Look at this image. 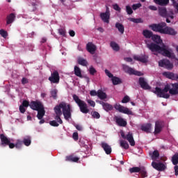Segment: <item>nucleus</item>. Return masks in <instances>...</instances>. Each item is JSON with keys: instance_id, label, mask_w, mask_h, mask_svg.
I'll return each instance as SVG.
<instances>
[{"instance_id": "a211bd4d", "label": "nucleus", "mask_w": 178, "mask_h": 178, "mask_svg": "<svg viewBox=\"0 0 178 178\" xmlns=\"http://www.w3.org/2000/svg\"><path fill=\"white\" fill-rule=\"evenodd\" d=\"M66 162L77 163L80 161V158L77 157L74 154H72L65 157Z\"/></svg>"}, {"instance_id": "49530a36", "label": "nucleus", "mask_w": 178, "mask_h": 178, "mask_svg": "<svg viewBox=\"0 0 178 178\" xmlns=\"http://www.w3.org/2000/svg\"><path fill=\"white\" fill-rule=\"evenodd\" d=\"M140 167H133L129 168L130 173H140Z\"/></svg>"}, {"instance_id": "13d9d810", "label": "nucleus", "mask_w": 178, "mask_h": 178, "mask_svg": "<svg viewBox=\"0 0 178 178\" xmlns=\"http://www.w3.org/2000/svg\"><path fill=\"white\" fill-rule=\"evenodd\" d=\"M129 101H130V97H129V96H125L122 100V104H127V102H129Z\"/></svg>"}, {"instance_id": "423d86ee", "label": "nucleus", "mask_w": 178, "mask_h": 178, "mask_svg": "<svg viewBox=\"0 0 178 178\" xmlns=\"http://www.w3.org/2000/svg\"><path fill=\"white\" fill-rule=\"evenodd\" d=\"M168 48H169V47L162 43L159 54H161L163 56H166L167 58H175V54L172 53V49H168Z\"/></svg>"}, {"instance_id": "37998d69", "label": "nucleus", "mask_w": 178, "mask_h": 178, "mask_svg": "<svg viewBox=\"0 0 178 178\" xmlns=\"http://www.w3.org/2000/svg\"><path fill=\"white\" fill-rule=\"evenodd\" d=\"M172 164L176 165L178 164V153H175L172 157Z\"/></svg>"}, {"instance_id": "69168bd1", "label": "nucleus", "mask_w": 178, "mask_h": 178, "mask_svg": "<svg viewBox=\"0 0 178 178\" xmlns=\"http://www.w3.org/2000/svg\"><path fill=\"white\" fill-rule=\"evenodd\" d=\"M72 138L75 141H77V140H79V133L74 132L72 135Z\"/></svg>"}, {"instance_id": "4d7b16f0", "label": "nucleus", "mask_w": 178, "mask_h": 178, "mask_svg": "<svg viewBox=\"0 0 178 178\" xmlns=\"http://www.w3.org/2000/svg\"><path fill=\"white\" fill-rule=\"evenodd\" d=\"M139 8H141V3H136V4H133L132 6V9L133 10H137Z\"/></svg>"}, {"instance_id": "7c9ffc66", "label": "nucleus", "mask_w": 178, "mask_h": 178, "mask_svg": "<svg viewBox=\"0 0 178 178\" xmlns=\"http://www.w3.org/2000/svg\"><path fill=\"white\" fill-rule=\"evenodd\" d=\"M152 40L154 41V42H156V44L159 45L162 44V39H161V36L158 35H153Z\"/></svg>"}, {"instance_id": "f8f14e48", "label": "nucleus", "mask_w": 178, "mask_h": 178, "mask_svg": "<svg viewBox=\"0 0 178 178\" xmlns=\"http://www.w3.org/2000/svg\"><path fill=\"white\" fill-rule=\"evenodd\" d=\"M100 17L104 23H107V24H108L109 19H111V12L109 11V8L106 7V12L100 13Z\"/></svg>"}, {"instance_id": "c85d7f7f", "label": "nucleus", "mask_w": 178, "mask_h": 178, "mask_svg": "<svg viewBox=\"0 0 178 178\" xmlns=\"http://www.w3.org/2000/svg\"><path fill=\"white\" fill-rule=\"evenodd\" d=\"M143 35L145 36V38H152V36L154 35V33H152V31L148 30V29H145L143 30Z\"/></svg>"}, {"instance_id": "58836bf2", "label": "nucleus", "mask_w": 178, "mask_h": 178, "mask_svg": "<svg viewBox=\"0 0 178 178\" xmlns=\"http://www.w3.org/2000/svg\"><path fill=\"white\" fill-rule=\"evenodd\" d=\"M111 81L114 86H118V84H121V83H122V80L119 77H117V76H113L111 79Z\"/></svg>"}, {"instance_id": "20e7f679", "label": "nucleus", "mask_w": 178, "mask_h": 178, "mask_svg": "<svg viewBox=\"0 0 178 178\" xmlns=\"http://www.w3.org/2000/svg\"><path fill=\"white\" fill-rule=\"evenodd\" d=\"M165 27H166V23L161 22L159 24H152L149 25V28L156 33H161V34H163L165 32Z\"/></svg>"}, {"instance_id": "393cba45", "label": "nucleus", "mask_w": 178, "mask_h": 178, "mask_svg": "<svg viewBox=\"0 0 178 178\" xmlns=\"http://www.w3.org/2000/svg\"><path fill=\"white\" fill-rule=\"evenodd\" d=\"M16 19V15L13 13L8 15L6 17V24H12Z\"/></svg>"}, {"instance_id": "6ab92c4d", "label": "nucleus", "mask_w": 178, "mask_h": 178, "mask_svg": "<svg viewBox=\"0 0 178 178\" xmlns=\"http://www.w3.org/2000/svg\"><path fill=\"white\" fill-rule=\"evenodd\" d=\"M115 123L120 127H126L127 126V122L124 119L120 117H115Z\"/></svg>"}, {"instance_id": "09e8293b", "label": "nucleus", "mask_w": 178, "mask_h": 178, "mask_svg": "<svg viewBox=\"0 0 178 178\" xmlns=\"http://www.w3.org/2000/svg\"><path fill=\"white\" fill-rule=\"evenodd\" d=\"M62 115H56L54 119L56 121L57 123H59L60 124H63V121L62 120V119L60 118Z\"/></svg>"}, {"instance_id": "cd10ccee", "label": "nucleus", "mask_w": 178, "mask_h": 178, "mask_svg": "<svg viewBox=\"0 0 178 178\" xmlns=\"http://www.w3.org/2000/svg\"><path fill=\"white\" fill-rule=\"evenodd\" d=\"M168 13H169V12H168L166 8L162 7L159 9V15L162 17H167Z\"/></svg>"}, {"instance_id": "e433bc0d", "label": "nucleus", "mask_w": 178, "mask_h": 178, "mask_svg": "<svg viewBox=\"0 0 178 178\" xmlns=\"http://www.w3.org/2000/svg\"><path fill=\"white\" fill-rule=\"evenodd\" d=\"M110 46L112 49H113V51H115L116 52L120 50V47H119V44H118V43H116L115 42H111Z\"/></svg>"}, {"instance_id": "3c124183", "label": "nucleus", "mask_w": 178, "mask_h": 178, "mask_svg": "<svg viewBox=\"0 0 178 178\" xmlns=\"http://www.w3.org/2000/svg\"><path fill=\"white\" fill-rule=\"evenodd\" d=\"M0 35L3 37V38H6L8 37V32L3 29L0 30Z\"/></svg>"}, {"instance_id": "a19ab883", "label": "nucleus", "mask_w": 178, "mask_h": 178, "mask_svg": "<svg viewBox=\"0 0 178 178\" xmlns=\"http://www.w3.org/2000/svg\"><path fill=\"white\" fill-rule=\"evenodd\" d=\"M120 145L124 149H129V143L123 140H120Z\"/></svg>"}, {"instance_id": "5701e85b", "label": "nucleus", "mask_w": 178, "mask_h": 178, "mask_svg": "<svg viewBox=\"0 0 178 178\" xmlns=\"http://www.w3.org/2000/svg\"><path fill=\"white\" fill-rule=\"evenodd\" d=\"M125 140H127V141H129L131 147H134L136 145V141H134L133 134H131V132H129L128 134L126 135Z\"/></svg>"}, {"instance_id": "a878e982", "label": "nucleus", "mask_w": 178, "mask_h": 178, "mask_svg": "<svg viewBox=\"0 0 178 178\" xmlns=\"http://www.w3.org/2000/svg\"><path fill=\"white\" fill-rule=\"evenodd\" d=\"M163 76L166 77L167 79H169L170 80H175L176 74L173 72H163Z\"/></svg>"}, {"instance_id": "f257e3e1", "label": "nucleus", "mask_w": 178, "mask_h": 178, "mask_svg": "<svg viewBox=\"0 0 178 178\" xmlns=\"http://www.w3.org/2000/svg\"><path fill=\"white\" fill-rule=\"evenodd\" d=\"M168 91L169 94L165 93L168 92ZM153 92L156 94V95H157V97L159 98H165V99H169V98H170V95H178V83H172L171 86L170 84H166L163 89L159 87H156L155 90L153 91Z\"/></svg>"}, {"instance_id": "1a4fd4ad", "label": "nucleus", "mask_w": 178, "mask_h": 178, "mask_svg": "<svg viewBox=\"0 0 178 178\" xmlns=\"http://www.w3.org/2000/svg\"><path fill=\"white\" fill-rule=\"evenodd\" d=\"M159 66L160 67H164V69H167V70H172V69H173V63L168 59L160 60L159 61Z\"/></svg>"}, {"instance_id": "9b49d317", "label": "nucleus", "mask_w": 178, "mask_h": 178, "mask_svg": "<svg viewBox=\"0 0 178 178\" xmlns=\"http://www.w3.org/2000/svg\"><path fill=\"white\" fill-rule=\"evenodd\" d=\"M165 127V122L162 120H157L155 122L154 134H159Z\"/></svg>"}, {"instance_id": "4be33fe9", "label": "nucleus", "mask_w": 178, "mask_h": 178, "mask_svg": "<svg viewBox=\"0 0 178 178\" xmlns=\"http://www.w3.org/2000/svg\"><path fill=\"white\" fill-rule=\"evenodd\" d=\"M98 103L102 106L103 109L106 111V112H109V111H112L113 109V106L111 104H109L108 103H105L102 101H99Z\"/></svg>"}, {"instance_id": "c03bdc74", "label": "nucleus", "mask_w": 178, "mask_h": 178, "mask_svg": "<svg viewBox=\"0 0 178 178\" xmlns=\"http://www.w3.org/2000/svg\"><path fill=\"white\" fill-rule=\"evenodd\" d=\"M50 94H51V97L54 99H56V98H58V90L56 89L51 90L50 91Z\"/></svg>"}, {"instance_id": "b1692460", "label": "nucleus", "mask_w": 178, "mask_h": 178, "mask_svg": "<svg viewBox=\"0 0 178 178\" xmlns=\"http://www.w3.org/2000/svg\"><path fill=\"white\" fill-rule=\"evenodd\" d=\"M163 34H169L170 35H176L177 33L175 31V29H173L171 27L169 26H165L164 28V32Z\"/></svg>"}, {"instance_id": "bf43d9fd", "label": "nucleus", "mask_w": 178, "mask_h": 178, "mask_svg": "<svg viewBox=\"0 0 178 178\" xmlns=\"http://www.w3.org/2000/svg\"><path fill=\"white\" fill-rule=\"evenodd\" d=\"M22 145H23V142L20 140H17V143L15 144V147L18 149L22 148Z\"/></svg>"}, {"instance_id": "473e14b6", "label": "nucleus", "mask_w": 178, "mask_h": 178, "mask_svg": "<svg viewBox=\"0 0 178 178\" xmlns=\"http://www.w3.org/2000/svg\"><path fill=\"white\" fill-rule=\"evenodd\" d=\"M139 173L141 175L143 178L148 177V173L147 172V169L144 166H141L140 168Z\"/></svg>"}, {"instance_id": "2f4dec72", "label": "nucleus", "mask_w": 178, "mask_h": 178, "mask_svg": "<svg viewBox=\"0 0 178 178\" xmlns=\"http://www.w3.org/2000/svg\"><path fill=\"white\" fill-rule=\"evenodd\" d=\"M134 59H135V60H138V62H142V63H147V62H148L145 56H135Z\"/></svg>"}, {"instance_id": "39448f33", "label": "nucleus", "mask_w": 178, "mask_h": 178, "mask_svg": "<svg viewBox=\"0 0 178 178\" xmlns=\"http://www.w3.org/2000/svg\"><path fill=\"white\" fill-rule=\"evenodd\" d=\"M145 42L147 48H148V49H149L152 52H159V54L161 52L162 46L154 42L150 43L149 40H145Z\"/></svg>"}, {"instance_id": "4c0bfd02", "label": "nucleus", "mask_w": 178, "mask_h": 178, "mask_svg": "<svg viewBox=\"0 0 178 178\" xmlns=\"http://www.w3.org/2000/svg\"><path fill=\"white\" fill-rule=\"evenodd\" d=\"M22 144H24L26 147H29L31 145V138L30 136H26L23 139Z\"/></svg>"}, {"instance_id": "2eb2a0df", "label": "nucleus", "mask_w": 178, "mask_h": 178, "mask_svg": "<svg viewBox=\"0 0 178 178\" xmlns=\"http://www.w3.org/2000/svg\"><path fill=\"white\" fill-rule=\"evenodd\" d=\"M86 50L88 52H89V54L94 55L97 51V46H95V44H94L92 42H89L86 44Z\"/></svg>"}, {"instance_id": "603ef678", "label": "nucleus", "mask_w": 178, "mask_h": 178, "mask_svg": "<svg viewBox=\"0 0 178 178\" xmlns=\"http://www.w3.org/2000/svg\"><path fill=\"white\" fill-rule=\"evenodd\" d=\"M89 72H90V74H91L92 76H94V74H95V73H97V70H95V68H94V67L90 66L89 68Z\"/></svg>"}, {"instance_id": "72a5a7b5", "label": "nucleus", "mask_w": 178, "mask_h": 178, "mask_svg": "<svg viewBox=\"0 0 178 178\" xmlns=\"http://www.w3.org/2000/svg\"><path fill=\"white\" fill-rule=\"evenodd\" d=\"M115 27L118 29L119 33H120V34H124V26H123V24L117 22L115 24Z\"/></svg>"}, {"instance_id": "79ce46f5", "label": "nucleus", "mask_w": 178, "mask_h": 178, "mask_svg": "<svg viewBox=\"0 0 178 178\" xmlns=\"http://www.w3.org/2000/svg\"><path fill=\"white\" fill-rule=\"evenodd\" d=\"M74 74L77 76V77H83V75L81 74V70H80V67L75 66L74 67Z\"/></svg>"}, {"instance_id": "774afa93", "label": "nucleus", "mask_w": 178, "mask_h": 178, "mask_svg": "<svg viewBox=\"0 0 178 178\" xmlns=\"http://www.w3.org/2000/svg\"><path fill=\"white\" fill-rule=\"evenodd\" d=\"M19 112L20 113H24L26 112V108H24L23 106H19Z\"/></svg>"}, {"instance_id": "a18cd8bd", "label": "nucleus", "mask_w": 178, "mask_h": 178, "mask_svg": "<svg viewBox=\"0 0 178 178\" xmlns=\"http://www.w3.org/2000/svg\"><path fill=\"white\" fill-rule=\"evenodd\" d=\"M129 22H133V23H143V21L141 18H129Z\"/></svg>"}, {"instance_id": "dca6fc26", "label": "nucleus", "mask_w": 178, "mask_h": 178, "mask_svg": "<svg viewBox=\"0 0 178 178\" xmlns=\"http://www.w3.org/2000/svg\"><path fill=\"white\" fill-rule=\"evenodd\" d=\"M138 83L141 88H143V90H149L151 88V86L148 85V83H147L144 77H140Z\"/></svg>"}, {"instance_id": "ddd939ff", "label": "nucleus", "mask_w": 178, "mask_h": 178, "mask_svg": "<svg viewBox=\"0 0 178 178\" xmlns=\"http://www.w3.org/2000/svg\"><path fill=\"white\" fill-rule=\"evenodd\" d=\"M29 106L31 109H33V111H39L40 109L44 108V105L40 101H32Z\"/></svg>"}, {"instance_id": "bb28decb", "label": "nucleus", "mask_w": 178, "mask_h": 178, "mask_svg": "<svg viewBox=\"0 0 178 178\" xmlns=\"http://www.w3.org/2000/svg\"><path fill=\"white\" fill-rule=\"evenodd\" d=\"M37 118L39 120H41L45 116V108L44 107H42V108L37 111Z\"/></svg>"}, {"instance_id": "338daca9", "label": "nucleus", "mask_w": 178, "mask_h": 178, "mask_svg": "<svg viewBox=\"0 0 178 178\" xmlns=\"http://www.w3.org/2000/svg\"><path fill=\"white\" fill-rule=\"evenodd\" d=\"M168 17V19H174L175 17L173 16V13L172 11L168 12V13L167 14V17Z\"/></svg>"}, {"instance_id": "5fc2aeb1", "label": "nucleus", "mask_w": 178, "mask_h": 178, "mask_svg": "<svg viewBox=\"0 0 178 178\" xmlns=\"http://www.w3.org/2000/svg\"><path fill=\"white\" fill-rule=\"evenodd\" d=\"M21 106H24V108H29V106H30V103L27 100H24Z\"/></svg>"}, {"instance_id": "680f3d73", "label": "nucleus", "mask_w": 178, "mask_h": 178, "mask_svg": "<svg viewBox=\"0 0 178 178\" xmlns=\"http://www.w3.org/2000/svg\"><path fill=\"white\" fill-rule=\"evenodd\" d=\"M105 73H106V76H108V77H109V79H112L113 77V74L112 73H111V72H109V70H105Z\"/></svg>"}, {"instance_id": "f3484780", "label": "nucleus", "mask_w": 178, "mask_h": 178, "mask_svg": "<svg viewBox=\"0 0 178 178\" xmlns=\"http://www.w3.org/2000/svg\"><path fill=\"white\" fill-rule=\"evenodd\" d=\"M101 147H102V148H103L104 152L107 155H111V154H112V147L108 143H106L105 142H102Z\"/></svg>"}, {"instance_id": "8fccbe9b", "label": "nucleus", "mask_w": 178, "mask_h": 178, "mask_svg": "<svg viewBox=\"0 0 178 178\" xmlns=\"http://www.w3.org/2000/svg\"><path fill=\"white\" fill-rule=\"evenodd\" d=\"M126 12L127 15H133V8L130 6H126Z\"/></svg>"}, {"instance_id": "c756f323", "label": "nucleus", "mask_w": 178, "mask_h": 178, "mask_svg": "<svg viewBox=\"0 0 178 178\" xmlns=\"http://www.w3.org/2000/svg\"><path fill=\"white\" fill-rule=\"evenodd\" d=\"M97 97L98 98H99V99L104 100L106 99L108 96L106 95V93L105 92L102 91V90H98Z\"/></svg>"}, {"instance_id": "6e6d98bb", "label": "nucleus", "mask_w": 178, "mask_h": 178, "mask_svg": "<svg viewBox=\"0 0 178 178\" xmlns=\"http://www.w3.org/2000/svg\"><path fill=\"white\" fill-rule=\"evenodd\" d=\"M113 8L114 10H116L117 12H120L122 10V8L119 7V5L118 3L113 5Z\"/></svg>"}, {"instance_id": "f704fd0d", "label": "nucleus", "mask_w": 178, "mask_h": 178, "mask_svg": "<svg viewBox=\"0 0 178 178\" xmlns=\"http://www.w3.org/2000/svg\"><path fill=\"white\" fill-rule=\"evenodd\" d=\"M154 2L156 3V5H160V6H165L169 3V0H154Z\"/></svg>"}, {"instance_id": "412c9836", "label": "nucleus", "mask_w": 178, "mask_h": 178, "mask_svg": "<svg viewBox=\"0 0 178 178\" xmlns=\"http://www.w3.org/2000/svg\"><path fill=\"white\" fill-rule=\"evenodd\" d=\"M140 130L147 134L151 133V131L152 130V124L151 123L143 124L140 127Z\"/></svg>"}, {"instance_id": "7ed1b4c3", "label": "nucleus", "mask_w": 178, "mask_h": 178, "mask_svg": "<svg viewBox=\"0 0 178 178\" xmlns=\"http://www.w3.org/2000/svg\"><path fill=\"white\" fill-rule=\"evenodd\" d=\"M72 98L76 102V104L78 105L81 112L82 113L87 114L90 112V109H88V106H87V103L86 102L80 99L79 96L77 95H73Z\"/></svg>"}, {"instance_id": "0eeeda50", "label": "nucleus", "mask_w": 178, "mask_h": 178, "mask_svg": "<svg viewBox=\"0 0 178 178\" xmlns=\"http://www.w3.org/2000/svg\"><path fill=\"white\" fill-rule=\"evenodd\" d=\"M122 69L125 73H127L128 74L134 76H143L144 74L140 71L135 70L134 69L129 67L128 65H126L124 64L122 65Z\"/></svg>"}, {"instance_id": "6e6552de", "label": "nucleus", "mask_w": 178, "mask_h": 178, "mask_svg": "<svg viewBox=\"0 0 178 178\" xmlns=\"http://www.w3.org/2000/svg\"><path fill=\"white\" fill-rule=\"evenodd\" d=\"M48 80L50 81L51 84H59V81H60L59 72L57 70L54 71L51 74V76L49 77Z\"/></svg>"}, {"instance_id": "f03ea898", "label": "nucleus", "mask_w": 178, "mask_h": 178, "mask_svg": "<svg viewBox=\"0 0 178 178\" xmlns=\"http://www.w3.org/2000/svg\"><path fill=\"white\" fill-rule=\"evenodd\" d=\"M54 112L56 116L62 115V113L64 116L65 120H69L72 119V108L70 104H66V102H61L59 105H57L54 107Z\"/></svg>"}, {"instance_id": "0e129e2a", "label": "nucleus", "mask_w": 178, "mask_h": 178, "mask_svg": "<svg viewBox=\"0 0 178 178\" xmlns=\"http://www.w3.org/2000/svg\"><path fill=\"white\" fill-rule=\"evenodd\" d=\"M22 84L24 86V84H29V79L26 77H23L22 79Z\"/></svg>"}, {"instance_id": "9d476101", "label": "nucleus", "mask_w": 178, "mask_h": 178, "mask_svg": "<svg viewBox=\"0 0 178 178\" xmlns=\"http://www.w3.org/2000/svg\"><path fill=\"white\" fill-rule=\"evenodd\" d=\"M114 108L121 113H124L125 115H133L132 111H130L128 108L124 107L120 104H115Z\"/></svg>"}, {"instance_id": "c9c22d12", "label": "nucleus", "mask_w": 178, "mask_h": 178, "mask_svg": "<svg viewBox=\"0 0 178 178\" xmlns=\"http://www.w3.org/2000/svg\"><path fill=\"white\" fill-rule=\"evenodd\" d=\"M149 156L153 161H156V159H158V158H159V151L154 150L152 153H149Z\"/></svg>"}, {"instance_id": "de8ad7c7", "label": "nucleus", "mask_w": 178, "mask_h": 178, "mask_svg": "<svg viewBox=\"0 0 178 178\" xmlns=\"http://www.w3.org/2000/svg\"><path fill=\"white\" fill-rule=\"evenodd\" d=\"M92 116L94 119H99V118H101V115L97 111L92 112Z\"/></svg>"}, {"instance_id": "864d4df0", "label": "nucleus", "mask_w": 178, "mask_h": 178, "mask_svg": "<svg viewBox=\"0 0 178 178\" xmlns=\"http://www.w3.org/2000/svg\"><path fill=\"white\" fill-rule=\"evenodd\" d=\"M50 126H52L53 127H59V124L57 122L56 120H52L49 122Z\"/></svg>"}, {"instance_id": "ea45409f", "label": "nucleus", "mask_w": 178, "mask_h": 178, "mask_svg": "<svg viewBox=\"0 0 178 178\" xmlns=\"http://www.w3.org/2000/svg\"><path fill=\"white\" fill-rule=\"evenodd\" d=\"M78 63L79 65H81V66H87L88 65V62L87 60L80 57L78 58Z\"/></svg>"}, {"instance_id": "e2e57ef3", "label": "nucleus", "mask_w": 178, "mask_h": 178, "mask_svg": "<svg viewBox=\"0 0 178 178\" xmlns=\"http://www.w3.org/2000/svg\"><path fill=\"white\" fill-rule=\"evenodd\" d=\"M90 95L91 97H97L98 96V92H96L95 90H90Z\"/></svg>"}, {"instance_id": "052dcab7", "label": "nucleus", "mask_w": 178, "mask_h": 178, "mask_svg": "<svg viewBox=\"0 0 178 178\" xmlns=\"http://www.w3.org/2000/svg\"><path fill=\"white\" fill-rule=\"evenodd\" d=\"M87 102L88 104H90V106H92V108L95 106V102H94L93 100L88 99Z\"/></svg>"}, {"instance_id": "4468645a", "label": "nucleus", "mask_w": 178, "mask_h": 178, "mask_svg": "<svg viewBox=\"0 0 178 178\" xmlns=\"http://www.w3.org/2000/svg\"><path fill=\"white\" fill-rule=\"evenodd\" d=\"M152 166L154 168V169H156V170H159L160 172H162V170H165L166 169V165L162 163H156L155 161H153L152 163Z\"/></svg>"}, {"instance_id": "aec40b11", "label": "nucleus", "mask_w": 178, "mask_h": 178, "mask_svg": "<svg viewBox=\"0 0 178 178\" xmlns=\"http://www.w3.org/2000/svg\"><path fill=\"white\" fill-rule=\"evenodd\" d=\"M0 140L1 141V147H6V145H8L10 141V140L8 138V137H6V136H5L3 134H0Z\"/></svg>"}]
</instances>
